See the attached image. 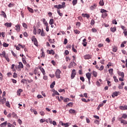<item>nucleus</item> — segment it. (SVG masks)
Here are the masks:
<instances>
[{
    "mask_svg": "<svg viewBox=\"0 0 127 127\" xmlns=\"http://www.w3.org/2000/svg\"><path fill=\"white\" fill-rule=\"evenodd\" d=\"M60 74H61V70L57 69L55 72V76L57 79H60L61 78Z\"/></svg>",
    "mask_w": 127,
    "mask_h": 127,
    "instance_id": "1",
    "label": "nucleus"
},
{
    "mask_svg": "<svg viewBox=\"0 0 127 127\" xmlns=\"http://www.w3.org/2000/svg\"><path fill=\"white\" fill-rule=\"evenodd\" d=\"M32 42L34 43V45L36 46H38V42L37 41V39L35 38V36H33L31 38Z\"/></svg>",
    "mask_w": 127,
    "mask_h": 127,
    "instance_id": "2",
    "label": "nucleus"
},
{
    "mask_svg": "<svg viewBox=\"0 0 127 127\" xmlns=\"http://www.w3.org/2000/svg\"><path fill=\"white\" fill-rule=\"evenodd\" d=\"M122 119H123V118H118V121H119V122H121V123L123 124V125H127V121L125 120Z\"/></svg>",
    "mask_w": 127,
    "mask_h": 127,
    "instance_id": "3",
    "label": "nucleus"
},
{
    "mask_svg": "<svg viewBox=\"0 0 127 127\" xmlns=\"http://www.w3.org/2000/svg\"><path fill=\"white\" fill-rule=\"evenodd\" d=\"M75 76H76V70L73 69L71 72V79H74L75 78Z\"/></svg>",
    "mask_w": 127,
    "mask_h": 127,
    "instance_id": "4",
    "label": "nucleus"
},
{
    "mask_svg": "<svg viewBox=\"0 0 127 127\" xmlns=\"http://www.w3.org/2000/svg\"><path fill=\"white\" fill-rule=\"evenodd\" d=\"M77 64L75 63V62H71L70 63L69 65H68V68L70 69V68H72V67H74V66H76Z\"/></svg>",
    "mask_w": 127,
    "mask_h": 127,
    "instance_id": "5",
    "label": "nucleus"
},
{
    "mask_svg": "<svg viewBox=\"0 0 127 127\" xmlns=\"http://www.w3.org/2000/svg\"><path fill=\"white\" fill-rule=\"evenodd\" d=\"M119 94H120V91H115L113 93L112 95V98H115V97H118Z\"/></svg>",
    "mask_w": 127,
    "mask_h": 127,
    "instance_id": "6",
    "label": "nucleus"
},
{
    "mask_svg": "<svg viewBox=\"0 0 127 127\" xmlns=\"http://www.w3.org/2000/svg\"><path fill=\"white\" fill-rule=\"evenodd\" d=\"M39 69H40V71H41L43 75H45V74H46V73L45 72V70H44V68H43L42 66H39Z\"/></svg>",
    "mask_w": 127,
    "mask_h": 127,
    "instance_id": "7",
    "label": "nucleus"
},
{
    "mask_svg": "<svg viewBox=\"0 0 127 127\" xmlns=\"http://www.w3.org/2000/svg\"><path fill=\"white\" fill-rule=\"evenodd\" d=\"M119 109H120V110H122V111H126V110H127V106L125 105L124 106H120Z\"/></svg>",
    "mask_w": 127,
    "mask_h": 127,
    "instance_id": "8",
    "label": "nucleus"
},
{
    "mask_svg": "<svg viewBox=\"0 0 127 127\" xmlns=\"http://www.w3.org/2000/svg\"><path fill=\"white\" fill-rule=\"evenodd\" d=\"M84 58L85 60L91 59V58H92V56L91 55H86L84 56Z\"/></svg>",
    "mask_w": 127,
    "mask_h": 127,
    "instance_id": "9",
    "label": "nucleus"
},
{
    "mask_svg": "<svg viewBox=\"0 0 127 127\" xmlns=\"http://www.w3.org/2000/svg\"><path fill=\"white\" fill-rule=\"evenodd\" d=\"M54 7H55V8H58V9H60V8H63V5L61 4L55 5L54 6Z\"/></svg>",
    "mask_w": 127,
    "mask_h": 127,
    "instance_id": "10",
    "label": "nucleus"
},
{
    "mask_svg": "<svg viewBox=\"0 0 127 127\" xmlns=\"http://www.w3.org/2000/svg\"><path fill=\"white\" fill-rule=\"evenodd\" d=\"M86 78H87L88 80H91V77H92V74L90 72H87L86 73Z\"/></svg>",
    "mask_w": 127,
    "mask_h": 127,
    "instance_id": "11",
    "label": "nucleus"
},
{
    "mask_svg": "<svg viewBox=\"0 0 127 127\" xmlns=\"http://www.w3.org/2000/svg\"><path fill=\"white\" fill-rule=\"evenodd\" d=\"M5 102H6V98L3 97V99H1L0 98V103H1V104H2V105H3V104H4V103H5Z\"/></svg>",
    "mask_w": 127,
    "mask_h": 127,
    "instance_id": "12",
    "label": "nucleus"
},
{
    "mask_svg": "<svg viewBox=\"0 0 127 127\" xmlns=\"http://www.w3.org/2000/svg\"><path fill=\"white\" fill-rule=\"evenodd\" d=\"M47 52L49 53V54H52V55H54L55 54V52L53 50H47Z\"/></svg>",
    "mask_w": 127,
    "mask_h": 127,
    "instance_id": "13",
    "label": "nucleus"
},
{
    "mask_svg": "<svg viewBox=\"0 0 127 127\" xmlns=\"http://www.w3.org/2000/svg\"><path fill=\"white\" fill-rule=\"evenodd\" d=\"M118 74L119 76H121L122 78H125V73L122 71H118Z\"/></svg>",
    "mask_w": 127,
    "mask_h": 127,
    "instance_id": "14",
    "label": "nucleus"
},
{
    "mask_svg": "<svg viewBox=\"0 0 127 127\" xmlns=\"http://www.w3.org/2000/svg\"><path fill=\"white\" fill-rule=\"evenodd\" d=\"M82 16L83 17H86V18H87V19H89V18H90V15H89L88 14H87V13H82Z\"/></svg>",
    "mask_w": 127,
    "mask_h": 127,
    "instance_id": "15",
    "label": "nucleus"
},
{
    "mask_svg": "<svg viewBox=\"0 0 127 127\" xmlns=\"http://www.w3.org/2000/svg\"><path fill=\"white\" fill-rule=\"evenodd\" d=\"M8 55H6L5 51H3L2 52V54H0V57H2L3 56V57H4V58H5V57H6V56H7Z\"/></svg>",
    "mask_w": 127,
    "mask_h": 127,
    "instance_id": "16",
    "label": "nucleus"
},
{
    "mask_svg": "<svg viewBox=\"0 0 127 127\" xmlns=\"http://www.w3.org/2000/svg\"><path fill=\"white\" fill-rule=\"evenodd\" d=\"M15 30H16V31H17L18 32H19V31H20V25H16L15 26Z\"/></svg>",
    "mask_w": 127,
    "mask_h": 127,
    "instance_id": "17",
    "label": "nucleus"
},
{
    "mask_svg": "<svg viewBox=\"0 0 127 127\" xmlns=\"http://www.w3.org/2000/svg\"><path fill=\"white\" fill-rule=\"evenodd\" d=\"M22 92H23V90L21 89H19L17 91V95L18 96H20L21 93H22Z\"/></svg>",
    "mask_w": 127,
    "mask_h": 127,
    "instance_id": "18",
    "label": "nucleus"
},
{
    "mask_svg": "<svg viewBox=\"0 0 127 127\" xmlns=\"http://www.w3.org/2000/svg\"><path fill=\"white\" fill-rule=\"evenodd\" d=\"M12 118H14L16 119H18V117H17V115L14 112H12Z\"/></svg>",
    "mask_w": 127,
    "mask_h": 127,
    "instance_id": "19",
    "label": "nucleus"
},
{
    "mask_svg": "<svg viewBox=\"0 0 127 127\" xmlns=\"http://www.w3.org/2000/svg\"><path fill=\"white\" fill-rule=\"evenodd\" d=\"M6 125H7V122L5 121V122L1 124L0 125V127H6Z\"/></svg>",
    "mask_w": 127,
    "mask_h": 127,
    "instance_id": "20",
    "label": "nucleus"
},
{
    "mask_svg": "<svg viewBox=\"0 0 127 127\" xmlns=\"http://www.w3.org/2000/svg\"><path fill=\"white\" fill-rule=\"evenodd\" d=\"M110 30L112 32H116L117 31V27H111Z\"/></svg>",
    "mask_w": 127,
    "mask_h": 127,
    "instance_id": "21",
    "label": "nucleus"
},
{
    "mask_svg": "<svg viewBox=\"0 0 127 127\" xmlns=\"http://www.w3.org/2000/svg\"><path fill=\"white\" fill-rule=\"evenodd\" d=\"M5 26H6L7 27H11V23H8L6 22L4 24Z\"/></svg>",
    "mask_w": 127,
    "mask_h": 127,
    "instance_id": "22",
    "label": "nucleus"
},
{
    "mask_svg": "<svg viewBox=\"0 0 127 127\" xmlns=\"http://www.w3.org/2000/svg\"><path fill=\"white\" fill-rule=\"evenodd\" d=\"M1 12V13L0 14V15H2L4 18H6V14H5V12L3 11H2Z\"/></svg>",
    "mask_w": 127,
    "mask_h": 127,
    "instance_id": "23",
    "label": "nucleus"
},
{
    "mask_svg": "<svg viewBox=\"0 0 127 127\" xmlns=\"http://www.w3.org/2000/svg\"><path fill=\"white\" fill-rule=\"evenodd\" d=\"M96 7H97V4H94L93 5L90 6V9H91V10H93L96 8Z\"/></svg>",
    "mask_w": 127,
    "mask_h": 127,
    "instance_id": "24",
    "label": "nucleus"
},
{
    "mask_svg": "<svg viewBox=\"0 0 127 127\" xmlns=\"http://www.w3.org/2000/svg\"><path fill=\"white\" fill-rule=\"evenodd\" d=\"M69 114H76V111H75V110H73V109H70L69 111Z\"/></svg>",
    "mask_w": 127,
    "mask_h": 127,
    "instance_id": "25",
    "label": "nucleus"
},
{
    "mask_svg": "<svg viewBox=\"0 0 127 127\" xmlns=\"http://www.w3.org/2000/svg\"><path fill=\"white\" fill-rule=\"evenodd\" d=\"M101 16H102V18H106L108 16V13H102Z\"/></svg>",
    "mask_w": 127,
    "mask_h": 127,
    "instance_id": "26",
    "label": "nucleus"
},
{
    "mask_svg": "<svg viewBox=\"0 0 127 127\" xmlns=\"http://www.w3.org/2000/svg\"><path fill=\"white\" fill-rule=\"evenodd\" d=\"M18 68H23V64L21 62H19V65H18Z\"/></svg>",
    "mask_w": 127,
    "mask_h": 127,
    "instance_id": "27",
    "label": "nucleus"
},
{
    "mask_svg": "<svg viewBox=\"0 0 127 127\" xmlns=\"http://www.w3.org/2000/svg\"><path fill=\"white\" fill-rule=\"evenodd\" d=\"M75 45L73 44L72 45V50L73 51V52H75V53H77V50L75 49Z\"/></svg>",
    "mask_w": 127,
    "mask_h": 127,
    "instance_id": "28",
    "label": "nucleus"
},
{
    "mask_svg": "<svg viewBox=\"0 0 127 127\" xmlns=\"http://www.w3.org/2000/svg\"><path fill=\"white\" fill-rule=\"evenodd\" d=\"M54 23V19H50V21H49V24L50 25H52Z\"/></svg>",
    "mask_w": 127,
    "mask_h": 127,
    "instance_id": "29",
    "label": "nucleus"
},
{
    "mask_svg": "<svg viewBox=\"0 0 127 127\" xmlns=\"http://www.w3.org/2000/svg\"><path fill=\"white\" fill-rule=\"evenodd\" d=\"M57 12H58L59 15H60V16H63V13L60 12V9H58Z\"/></svg>",
    "mask_w": 127,
    "mask_h": 127,
    "instance_id": "30",
    "label": "nucleus"
},
{
    "mask_svg": "<svg viewBox=\"0 0 127 127\" xmlns=\"http://www.w3.org/2000/svg\"><path fill=\"white\" fill-rule=\"evenodd\" d=\"M43 22L44 24H45V25H46V26H47V25H48V23H47V21H46L45 19H43Z\"/></svg>",
    "mask_w": 127,
    "mask_h": 127,
    "instance_id": "31",
    "label": "nucleus"
},
{
    "mask_svg": "<svg viewBox=\"0 0 127 127\" xmlns=\"http://www.w3.org/2000/svg\"><path fill=\"white\" fill-rule=\"evenodd\" d=\"M27 9L29 10V11H30V12H31L32 13H33L34 12V11H33V9H32L29 7H28Z\"/></svg>",
    "mask_w": 127,
    "mask_h": 127,
    "instance_id": "32",
    "label": "nucleus"
},
{
    "mask_svg": "<svg viewBox=\"0 0 127 127\" xmlns=\"http://www.w3.org/2000/svg\"><path fill=\"white\" fill-rule=\"evenodd\" d=\"M95 23H96V22H95V20L93 19H92L91 20L90 24L92 25V26H94L95 25Z\"/></svg>",
    "mask_w": 127,
    "mask_h": 127,
    "instance_id": "33",
    "label": "nucleus"
},
{
    "mask_svg": "<svg viewBox=\"0 0 127 127\" xmlns=\"http://www.w3.org/2000/svg\"><path fill=\"white\" fill-rule=\"evenodd\" d=\"M55 85V81L53 82V83L50 85V88L51 89H53L54 88V86Z\"/></svg>",
    "mask_w": 127,
    "mask_h": 127,
    "instance_id": "34",
    "label": "nucleus"
},
{
    "mask_svg": "<svg viewBox=\"0 0 127 127\" xmlns=\"http://www.w3.org/2000/svg\"><path fill=\"white\" fill-rule=\"evenodd\" d=\"M37 71H38V67H36L34 70V74H35V75H37Z\"/></svg>",
    "mask_w": 127,
    "mask_h": 127,
    "instance_id": "35",
    "label": "nucleus"
},
{
    "mask_svg": "<svg viewBox=\"0 0 127 127\" xmlns=\"http://www.w3.org/2000/svg\"><path fill=\"white\" fill-rule=\"evenodd\" d=\"M99 4L101 5V6H103L104 4V0H101L99 2Z\"/></svg>",
    "mask_w": 127,
    "mask_h": 127,
    "instance_id": "36",
    "label": "nucleus"
},
{
    "mask_svg": "<svg viewBox=\"0 0 127 127\" xmlns=\"http://www.w3.org/2000/svg\"><path fill=\"white\" fill-rule=\"evenodd\" d=\"M93 75L94 76V77H97V76L98 75V73L95 71H93Z\"/></svg>",
    "mask_w": 127,
    "mask_h": 127,
    "instance_id": "37",
    "label": "nucleus"
},
{
    "mask_svg": "<svg viewBox=\"0 0 127 127\" xmlns=\"http://www.w3.org/2000/svg\"><path fill=\"white\" fill-rule=\"evenodd\" d=\"M77 2H78V0H73L72 1V4H73V5H76V4H77Z\"/></svg>",
    "mask_w": 127,
    "mask_h": 127,
    "instance_id": "38",
    "label": "nucleus"
},
{
    "mask_svg": "<svg viewBox=\"0 0 127 127\" xmlns=\"http://www.w3.org/2000/svg\"><path fill=\"white\" fill-rule=\"evenodd\" d=\"M103 106H104L103 103H101V104H99L98 106L97 110L99 111L100 110V108H102V107H103Z\"/></svg>",
    "mask_w": 127,
    "mask_h": 127,
    "instance_id": "39",
    "label": "nucleus"
},
{
    "mask_svg": "<svg viewBox=\"0 0 127 127\" xmlns=\"http://www.w3.org/2000/svg\"><path fill=\"white\" fill-rule=\"evenodd\" d=\"M73 31L75 34H80V31L78 30L77 29L74 30Z\"/></svg>",
    "mask_w": 127,
    "mask_h": 127,
    "instance_id": "40",
    "label": "nucleus"
},
{
    "mask_svg": "<svg viewBox=\"0 0 127 127\" xmlns=\"http://www.w3.org/2000/svg\"><path fill=\"white\" fill-rule=\"evenodd\" d=\"M100 12H101V13H106V12H108V11H107V10L102 9L100 11Z\"/></svg>",
    "mask_w": 127,
    "mask_h": 127,
    "instance_id": "41",
    "label": "nucleus"
},
{
    "mask_svg": "<svg viewBox=\"0 0 127 127\" xmlns=\"http://www.w3.org/2000/svg\"><path fill=\"white\" fill-rule=\"evenodd\" d=\"M121 118H122V119H127V114H123L122 115V117Z\"/></svg>",
    "mask_w": 127,
    "mask_h": 127,
    "instance_id": "42",
    "label": "nucleus"
},
{
    "mask_svg": "<svg viewBox=\"0 0 127 127\" xmlns=\"http://www.w3.org/2000/svg\"><path fill=\"white\" fill-rule=\"evenodd\" d=\"M41 36H45V33H44L43 29H42V32H41Z\"/></svg>",
    "mask_w": 127,
    "mask_h": 127,
    "instance_id": "43",
    "label": "nucleus"
},
{
    "mask_svg": "<svg viewBox=\"0 0 127 127\" xmlns=\"http://www.w3.org/2000/svg\"><path fill=\"white\" fill-rule=\"evenodd\" d=\"M9 45L8 44H7L6 43H3V47H8V46Z\"/></svg>",
    "mask_w": 127,
    "mask_h": 127,
    "instance_id": "44",
    "label": "nucleus"
},
{
    "mask_svg": "<svg viewBox=\"0 0 127 127\" xmlns=\"http://www.w3.org/2000/svg\"><path fill=\"white\" fill-rule=\"evenodd\" d=\"M113 78H114V81H115V82H116V83H118V82H119V80L118 79H117V76H113Z\"/></svg>",
    "mask_w": 127,
    "mask_h": 127,
    "instance_id": "45",
    "label": "nucleus"
},
{
    "mask_svg": "<svg viewBox=\"0 0 127 127\" xmlns=\"http://www.w3.org/2000/svg\"><path fill=\"white\" fill-rule=\"evenodd\" d=\"M5 106L6 107H8V108H10V105L9 104V102L7 101V102H6Z\"/></svg>",
    "mask_w": 127,
    "mask_h": 127,
    "instance_id": "46",
    "label": "nucleus"
},
{
    "mask_svg": "<svg viewBox=\"0 0 127 127\" xmlns=\"http://www.w3.org/2000/svg\"><path fill=\"white\" fill-rule=\"evenodd\" d=\"M76 26H77V27H80V26H81V22H77L76 23Z\"/></svg>",
    "mask_w": 127,
    "mask_h": 127,
    "instance_id": "47",
    "label": "nucleus"
},
{
    "mask_svg": "<svg viewBox=\"0 0 127 127\" xmlns=\"http://www.w3.org/2000/svg\"><path fill=\"white\" fill-rule=\"evenodd\" d=\"M37 31L36 30V28H34V29H33V34L35 35H36L37 33Z\"/></svg>",
    "mask_w": 127,
    "mask_h": 127,
    "instance_id": "48",
    "label": "nucleus"
},
{
    "mask_svg": "<svg viewBox=\"0 0 127 127\" xmlns=\"http://www.w3.org/2000/svg\"><path fill=\"white\" fill-rule=\"evenodd\" d=\"M67 43H68V40H67V39H64V45H66V44H67Z\"/></svg>",
    "mask_w": 127,
    "mask_h": 127,
    "instance_id": "49",
    "label": "nucleus"
},
{
    "mask_svg": "<svg viewBox=\"0 0 127 127\" xmlns=\"http://www.w3.org/2000/svg\"><path fill=\"white\" fill-rule=\"evenodd\" d=\"M23 27H24V28H27V24L25 23H22Z\"/></svg>",
    "mask_w": 127,
    "mask_h": 127,
    "instance_id": "50",
    "label": "nucleus"
},
{
    "mask_svg": "<svg viewBox=\"0 0 127 127\" xmlns=\"http://www.w3.org/2000/svg\"><path fill=\"white\" fill-rule=\"evenodd\" d=\"M113 52H116V51H118V48L117 47L113 48Z\"/></svg>",
    "mask_w": 127,
    "mask_h": 127,
    "instance_id": "51",
    "label": "nucleus"
},
{
    "mask_svg": "<svg viewBox=\"0 0 127 127\" xmlns=\"http://www.w3.org/2000/svg\"><path fill=\"white\" fill-rule=\"evenodd\" d=\"M40 114L41 115V116H44V115H45V113H44V111H41L40 112Z\"/></svg>",
    "mask_w": 127,
    "mask_h": 127,
    "instance_id": "52",
    "label": "nucleus"
},
{
    "mask_svg": "<svg viewBox=\"0 0 127 127\" xmlns=\"http://www.w3.org/2000/svg\"><path fill=\"white\" fill-rule=\"evenodd\" d=\"M22 60L23 63H24V64H27V63L26 62V61H25V59H24V58H23Z\"/></svg>",
    "mask_w": 127,
    "mask_h": 127,
    "instance_id": "53",
    "label": "nucleus"
},
{
    "mask_svg": "<svg viewBox=\"0 0 127 127\" xmlns=\"http://www.w3.org/2000/svg\"><path fill=\"white\" fill-rule=\"evenodd\" d=\"M4 58H5V60H6V61L7 62H9V59L8 58V55L6 56V57H5Z\"/></svg>",
    "mask_w": 127,
    "mask_h": 127,
    "instance_id": "54",
    "label": "nucleus"
},
{
    "mask_svg": "<svg viewBox=\"0 0 127 127\" xmlns=\"http://www.w3.org/2000/svg\"><path fill=\"white\" fill-rule=\"evenodd\" d=\"M91 31H92V32L96 33V32H97V29H96V28H92V29H91Z\"/></svg>",
    "mask_w": 127,
    "mask_h": 127,
    "instance_id": "55",
    "label": "nucleus"
},
{
    "mask_svg": "<svg viewBox=\"0 0 127 127\" xmlns=\"http://www.w3.org/2000/svg\"><path fill=\"white\" fill-rule=\"evenodd\" d=\"M69 101H70V99L69 98H65L64 100V102H69Z\"/></svg>",
    "mask_w": 127,
    "mask_h": 127,
    "instance_id": "56",
    "label": "nucleus"
},
{
    "mask_svg": "<svg viewBox=\"0 0 127 127\" xmlns=\"http://www.w3.org/2000/svg\"><path fill=\"white\" fill-rule=\"evenodd\" d=\"M54 93H55V95H58V96H59V95H60L59 94V93L58 92H57V91H53Z\"/></svg>",
    "mask_w": 127,
    "mask_h": 127,
    "instance_id": "57",
    "label": "nucleus"
},
{
    "mask_svg": "<svg viewBox=\"0 0 127 127\" xmlns=\"http://www.w3.org/2000/svg\"><path fill=\"white\" fill-rule=\"evenodd\" d=\"M13 78H17V74L16 73L14 72L13 75Z\"/></svg>",
    "mask_w": 127,
    "mask_h": 127,
    "instance_id": "58",
    "label": "nucleus"
},
{
    "mask_svg": "<svg viewBox=\"0 0 127 127\" xmlns=\"http://www.w3.org/2000/svg\"><path fill=\"white\" fill-rule=\"evenodd\" d=\"M113 71H114V69H113V68H110V69H109V72L110 74H112L113 73Z\"/></svg>",
    "mask_w": 127,
    "mask_h": 127,
    "instance_id": "59",
    "label": "nucleus"
},
{
    "mask_svg": "<svg viewBox=\"0 0 127 127\" xmlns=\"http://www.w3.org/2000/svg\"><path fill=\"white\" fill-rule=\"evenodd\" d=\"M80 79L82 82H85V78H84V77H80Z\"/></svg>",
    "mask_w": 127,
    "mask_h": 127,
    "instance_id": "60",
    "label": "nucleus"
},
{
    "mask_svg": "<svg viewBox=\"0 0 127 127\" xmlns=\"http://www.w3.org/2000/svg\"><path fill=\"white\" fill-rule=\"evenodd\" d=\"M99 121L98 120H95L94 121V123L95 124H96L97 125H98L99 123Z\"/></svg>",
    "mask_w": 127,
    "mask_h": 127,
    "instance_id": "61",
    "label": "nucleus"
},
{
    "mask_svg": "<svg viewBox=\"0 0 127 127\" xmlns=\"http://www.w3.org/2000/svg\"><path fill=\"white\" fill-rule=\"evenodd\" d=\"M100 71H102V70H104V65H101L100 68L99 69Z\"/></svg>",
    "mask_w": 127,
    "mask_h": 127,
    "instance_id": "62",
    "label": "nucleus"
},
{
    "mask_svg": "<svg viewBox=\"0 0 127 127\" xmlns=\"http://www.w3.org/2000/svg\"><path fill=\"white\" fill-rule=\"evenodd\" d=\"M41 32H42L41 29H39L37 30V34H40V33H41Z\"/></svg>",
    "mask_w": 127,
    "mask_h": 127,
    "instance_id": "63",
    "label": "nucleus"
},
{
    "mask_svg": "<svg viewBox=\"0 0 127 127\" xmlns=\"http://www.w3.org/2000/svg\"><path fill=\"white\" fill-rule=\"evenodd\" d=\"M8 7H12V6H13V4L10 3L8 5Z\"/></svg>",
    "mask_w": 127,
    "mask_h": 127,
    "instance_id": "64",
    "label": "nucleus"
}]
</instances>
